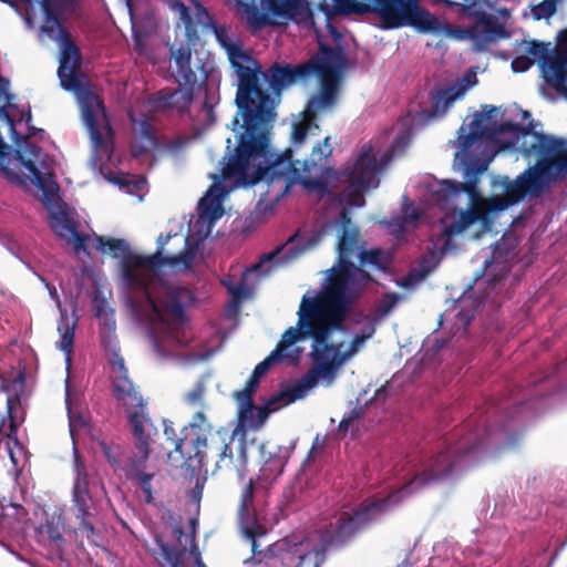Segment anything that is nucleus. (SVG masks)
Masks as SVG:
<instances>
[{
    "mask_svg": "<svg viewBox=\"0 0 567 567\" xmlns=\"http://www.w3.org/2000/svg\"><path fill=\"white\" fill-rule=\"evenodd\" d=\"M495 106L483 105L457 136L455 167V236L473 225L489 231L497 215L525 198H537L567 175V140L494 118Z\"/></svg>",
    "mask_w": 567,
    "mask_h": 567,
    "instance_id": "f257e3e1",
    "label": "nucleus"
},
{
    "mask_svg": "<svg viewBox=\"0 0 567 567\" xmlns=\"http://www.w3.org/2000/svg\"><path fill=\"white\" fill-rule=\"evenodd\" d=\"M6 118L18 145L17 156L30 173L38 189V199L49 212L53 233L72 245L75 254H86V244L92 243L101 254L110 252L113 257L121 258V285L133 316L152 326L151 339L159 357L168 358L178 353L192 339L185 308L195 297L190 289L173 284L164 271L190 269L194 254L189 246H184L177 255L164 257V246L171 235H161L157 238V250L144 257L133 255L124 239L106 238L94 233L92 236L81 234L74 209L60 202L59 186L53 178L48 155L41 147L27 141L21 144L13 121L8 115Z\"/></svg>",
    "mask_w": 567,
    "mask_h": 567,
    "instance_id": "f03ea898",
    "label": "nucleus"
},
{
    "mask_svg": "<svg viewBox=\"0 0 567 567\" xmlns=\"http://www.w3.org/2000/svg\"><path fill=\"white\" fill-rule=\"evenodd\" d=\"M400 300L395 292L385 293L351 340L342 327L346 316L329 331L323 321L313 323V333H305L298 323L287 329L277 347L255 367L245 389L234 394L240 424L257 430L279 406L277 402L287 405L303 399L319 383L330 385Z\"/></svg>",
    "mask_w": 567,
    "mask_h": 567,
    "instance_id": "7ed1b4c3",
    "label": "nucleus"
},
{
    "mask_svg": "<svg viewBox=\"0 0 567 567\" xmlns=\"http://www.w3.org/2000/svg\"><path fill=\"white\" fill-rule=\"evenodd\" d=\"M412 118L406 116L389 132L391 146L382 150L380 141L364 145L355 159L342 171L347 188L337 197L342 212L336 221L338 227V261L327 270L326 286L316 297L305 295L298 310V326L305 333H313L315 322L328 323V331L347 316L351 302L371 282V276L362 269L372 266L384 269L390 256L381 249L364 250L359 245V230L348 216L351 208L365 205L363 193L380 184V176L393 157L404 153L412 140Z\"/></svg>",
    "mask_w": 567,
    "mask_h": 567,
    "instance_id": "20e7f679",
    "label": "nucleus"
},
{
    "mask_svg": "<svg viewBox=\"0 0 567 567\" xmlns=\"http://www.w3.org/2000/svg\"><path fill=\"white\" fill-rule=\"evenodd\" d=\"M329 137L313 146L308 159H293L292 150L276 153L267 138L265 154L237 161V147L223 157L219 173H210L213 185L198 202L197 215L189 220L185 246H189L196 258L199 245L210 235L216 221L223 217V202L231 189L240 186L264 184L258 208H272L295 185L316 193L320 198L331 195L324 182L318 176L322 172L321 163L332 153Z\"/></svg>",
    "mask_w": 567,
    "mask_h": 567,
    "instance_id": "39448f33",
    "label": "nucleus"
},
{
    "mask_svg": "<svg viewBox=\"0 0 567 567\" xmlns=\"http://www.w3.org/2000/svg\"><path fill=\"white\" fill-rule=\"evenodd\" d=\"M491 435L492 431L486 426L475 427L466 433L463 429L457 430L440 443L431 457L419 463L409 462L408 468L400 470V480L408 481L400 489L386 498L363 504L357 511H344L336 516L326 530L323 542L330 546L347 544L405 497L433 482L451 478L477 463L482 460L485 441Z\"/></svg>",
    "mask_w": 567,
    "mask_h": 567,
    "instance_id": "423d86ee",
    "label": "nucleus"
},
{
    "mask_svg": "<svg viewBox=\"0 0 567 567\" xmlns=\"http://www.w3.org/2000/svg\"><path fill=\"white\" fill-rule=\"evenodd\" d=\"M208 27L215 34L220 47L226 51L231 66L238 76L236 104L238 114L233 120V130L239 126V115L244 120V132L237 145V161L260 158L270 138L272 123L276 117L274 102L268 94L258 86L255 61L246 54L240 44L234 40L227 28L215 23Z\"/></svg>",
    "mask_w": 567,
    "mask_h": 567,
    "instance_id": "0eeeda50",
    "label": "nucleus"
},
{
    "mask_svg": "<svg viewBox=\"0 0 567 567\" xmlns=\"http://www.w3.org/2000/svg\"><path fill=\"white\" fill-rule=\"evenodd\" d=\"M344 66L346 60L341 50L321 47L320 52L306 64L292 66L276 63L264 73L269 87L276 93L312 73L321 81L320 91L309 100L301 113L302 120L292 124L291 144L295 147L302 145L308 136L319 135L320 128L316 118L330 112L336 105Z\"/></svg>",
    "mask_w": 567,
    "mask_h": 567,
    "instance_id": "6e6552de",
    "label": "nucleus"
},
{
    "mask_svg": "<svg viewBox=\"0 0 567 567\" xmlns=\"http://www.w3.org/2000/svg\"><path fill=\"white\" fill-rule=\"evenodd\" d=\"M238 519L243 536L251 545L252 555L245 559L246 567H321L326 559L324 548L309 539L299 543L281 539L261 549L267 529L255 513L251 480L241 492Z\"/></svg>",
    "mask_w": 567,
    "mask_h": 567,
    "instance_id": "1a4fd4ad",
    "label": "nucleus"
},
{
    "mask_svg": "<svg viewBox=\"0 0 567 567\" xmlns=\"http://www.w3.org/2000/svg\"><path fill=\"white\" fill-rule=\"evenodd\" d=\"M113 392L116 400L125 408L133 435L136 440V455L130 457L125 465V475L128 480L138 483L146 503L153 502L151 482L154 473L146 472L145 462L150 455V443L157 430L153 425L147 412L146 402L128 378L125 364L116 362L115 370L111 371Z\"/></svg>",
    "mask_w": 567,
    "mask_h": 567,
    "instance_id": "9d476101",
    "label": "nucleus"
},
{
    "mask_svg": "<svg viewBox=\"0 0 567 567\" xmlns=\"http://www.w3.org/2000/svg\"><path fill=\"white\" fill-rule=\"evenodd\" d=\"M171 9L176 12L184 23L187 43L178 48H171V55L175 63L173 73L178 87L173 91L159 92L158 103L163 107H172L177 111L186 110L194 99L196 89L205 81L215 80V63L208 53L196 56L195 70L192 68V49L197 40L196 30L189 9L181 1H173Z\"/></svg>",
    "mask_w": 567,
    "mask_h": 567,
    "instance_id": "9b49d317",
    "label": "nucleus"
},
{
    "mask_svg": "<svg viewBox=\"0 0 567 567\" xmlns=\"http://www.w3.org/2000/svg\"><path fill=\"white\" fill-rule=\"evenodd\" d=\"M320 239L321 234L319 233H312L307 237L298 233L280 247L265 254L257 264L247 268L241 274L239 281H236L233 276H225L221 284L231 297L227 310L237 313L241 302L252 297L260 279L267 277L272 270L292 262L303 252L316 247Z\"/></svg>",
    "mask_w": 567,
    "mask_h": 567,
    "instance_id": "f8f14e48",
    "label": "nucleus"
},
{
    "mask_svg": "<svg viewBox=\"0 0 567 567\" xmlns=\"http://www.w3.org/2000/svg\"><path fill=\"white\" fill-rule=\"evenodd\" d=\"M336 14L374 13L382 29H395L414 25L421 32L440 31L439 20L416 6L417 0H331Z\"/></svg>",
    "mask_w": 567,
    "mask_h": 567,
    "instance_id": "ddd939ff",
    "label": "nucleus"
},
{
    "mask_svg": "<svg viewBox=\"0 0 567 567\" xmlns=\"http://www.w3.org/2000/svg\"><path fill=\"white\" fill-rule=\"evenodd\" d=\"M519 50L522 54L513 59L512 70L517 73L525 72L538 61L547 85L567 99V29L559 33L554 50L537 41H523Z\"/></svg>",
    "mask_w": 567,
    "mask_h": 567,
    "instance_id": "4468645a",
    "label": "nucleus"
},
{
    "mask_svg": "<svg viewBox=\"0 0 567 567\" xmlns=\"http://www.w3.org/2000/svg\"><path fill=\"white\" fill-rule=\"evenodd\" d=\"M212 426L203 412H197L192 422L184 426L181 436H177L174 424L164 421V434L174 445L168 453L172 466L198 472L205 465L206 447Z\"/></svg>",
    "mask_w": 567,
    "mask_h": 567,
    "instance_id": "2eb2a0df",
    "label": "nucleus"
},
{
    "mask_svg": "<svg viewBox=\"0 0 567 567\" xmlns=\"http://www.w3.org/2000/svg\"><path fill=\"white\" fill-rule=\"evenodd\" d=\"M245 9L246 19L254 28L267 22L287 23L292 21L306 28L313 25V14L307 0H236Z\"/></svg>",
    "mask_w": 567,
    "mask_h": 567,
    "instance_id": "dca6fc26",
    "label": "nucleus"
},
{
    "mask_svg": "<svg viewBox=\"0 0 567 567\" xmlns=\"http://www.w3.org/2000/svg\"><path fill=\"white\" fill-rule=\"evenodd\" d=\"M73 473L71 512L79 520V529L93 540L95 528L92 520L95 516V506L89 487V475L75 446L73 447Z\"/></svg>",
    "mask_w": 567,
    "mask_h": 567,
    "instance_id": "f3484780",
    "label": "nucleus"
},
{
    "mask_svg": "<svg viewBox=\"0 0 567 567\" xmlns=\"http://www.w3.org/2000/svg\"><path fill=\"white\" fill-rule=\"evenodd\" d=\"M477 7L482 13L472 12L465 4L466 1L462 2H450L453 6H457L463 12L475 19V24L463 30L461 33L462 39H470L474 42L475 49L483 51L488 44L498 41L499 39L508 38V32L502 25L494 23L493 17L486 12V9H494L497 0H476Z\"/></svg>",
    "mask_w": 567,
    "mask_h": 567,
    "instance_id": "a211bd4d",
    "label": "nucleus"
},
{
    "mask_svg": "<svg viewBox=\"0 0 567 567\" xmlns=\"http://www.w3.org/2000/svg\"><path fill=\"white\" fill-rule=\"evenodd\" d=\"M92 307L94 315L100 322V339L107 352V361L111 371L115 370L117 361H120L122 364H125V362L120 354L114 310L111 308L107 300L100 295H95L93 297Z\"/></svg>",
    "mask_w": 567,
    "mask_h": 567,
    "instance_id": "6ab92c4d",
    "label": "nucleus"
},
{
    "mask_svg": "<svg viewBox=\"0 0 567 567\" xmlns=\"http://www.w3.org/2000/svg\"><path fill=\"white\" fill-rule=\"evenodd\" d=\"M476 73L471 69L455 83L437 89L432 93V107L430 112L423 111L420 115L424 121L442 117L457 100L476 85Z\"/></svg>",
    "mask_w": 567,
    "mask_h": 567,
    "instance_id": "aec40b11",
    "label": "nucleus"
},
{
    "mask_svg": "<svg viewBox=\"0 0 567 567\" xmlns=\"http://www.w3.org/2000/svg\"><path fill=\"white\" fill-rule=\"evenodd\" d=\"M476 73L471 69L455 83L437 89L432 93V107L430 112L423 111L420 115L424 121L442 117L457 100L476 85Z\"/></svg>",
    "mask_w": 567,
    "mask_h": 567,
    "instance_id": "412c9836",
    "label": "nucleus"
},
{
    "mask_svg": "<svg viewBox=\"0 0 567 567\" xmlns=\"http://www.w3.org/2000/svg\"><path fill=\"white\" fill-rule=\"evenodd\" d=\"M218 470L234 472L239 478H244L247 468V442L245 433L234 431L224 442L216 462Z\"/></svg>",
    "mask_w": 567,
    "mask_h": 567,
    "instance_id": "4be33fe9",
    "label": "nucleus"
},
{
    "mask_svg": "<svg viewBox=\"0 0 567 567\" xmlns=\"http://www.w3.org/2000/svg\"><path fill=\"white\" fill-rule=\"evenodd\" d=\"M190 530L188 533L183 532L179 526L174 528V535L177 538L179 546L178 550L173 549L156 534L155 543L161 551L162 559L169 565V567H186L183 561V555L189 550L192 554L193 546L195 544V519L190 520Z\"/></svg>",
    "mask_w": 567,
    "mask_h": 567,
    "instance_id": "5701e85b",
    "label": "nucleus"
},
{
    "mask_svg": "<svg viewBox=\"0 0 567 567\" xmlns=\"http://www.w3.org/2000/svg\"><path fill=\"white\" fill-rule=\"evenodd\" d=\"M262 465L259 470L258 483L266 487L272 484L284 472L288 460V450L276 446L275 451H266V445H260Z\"/></svg>",
    "mask_w": 567,
    "mask_h": 567,
    "instance_id": "b1692460",
    "label": "nucleus"
},
{
    "mask_svg": "<svg viewBox=\"0 0 567 567\" xmlns=\"http://www.w3.org/2000/svg\"><path fill=\"white\" fill-rule=\"evenodd\" d=\"M58 308L60 311V320L58 322L59 341L56 348L64 353L66 369L71 365V354L74 343L75 328L78 326V316L73 311L68 313L66 309H63L61 302L58 300Z\"/></svg>",
    "mask_w": 567,
    "mask_h": 567,
    "instance_id": "393cba45",
    "label": "nucleus"
},
{
    "mask_svg": "<svg viewBox=\"0 0 567 567\" xmlns=\"http://www.w3.org/2000/svg\"><path fill=\"white\" fill-rule=\"evenodd\" d=\"M477 305L471 299V296L465 292L451 309L446 310L441 317V323L443 321H451L455 319L452 330L454 334L465 332L466 328L471 323L473 312Z\"/></svg>",
    "mask_w": 567,
    "mask_h": 567,
    "instance_id": "a878e982",
    "label": "nucleus"
},
{
    "mask_svg": "<svg viewBox=\"0 0 567 567\" xmlns=\"http://www.w3.org/2000/svg\"><path fill=\"white\" fill-rule=\"evenodd\" d=\"M509 271V267L506 262L499 261L496 256V249L493 252V257L489 260L484 261V269L482 274L476 277V284L481 280V277L485 275L487 281H496L503 278Z\"/></svg>",
    "mask_w": 567,
    "mask_h": 567,
    "instance_id": "bb28decb",
    "label": "nucleus"
},
{
    "mask_svg": "<svg viewBox=\"0 0 567 567\" xmlns=\"http://www.w3.org/2000/svg\"><path fill=\"white\" fill-rule=\"evenodd\" d=\"M140 143L132 145V154L140 156L155 145V138L152 133V125L147 120L140 122Z\"/></svg>",
    "mask_w": 567,
    "mask_h": 567,
    "instance_id": "cd10ccee",
    "label": "nucleus"
},
{
    "mask_svg": "<svg viewBox=\"0 0 567 567\" xmlns=\"http://www.w3.org/2000/svg\"><path fill=\"white\" fill-rule=\"evenodd\" d=\"M66 409H68V416H69V427H70V435L73 440V444L75 445V435L82 430L87 427L86 420L80 415L72 412L71 404H70V394H69V388L66 386V398H65Z\"/></svg>",
    "mask_w": 567,
    "mask_h": 567,
    "instance_id": "c85d7f7f",
    "label": "nucleus"
},
{
    "mask_svg": "<svg viewBox=\"0 0 567 567\" xmlns=\"http://www.w3.org/2000/svg\"><path fill=\"white\" fill-rule=\"evenodd\" d=\"M39 532L42 537H47L50 542L58 546H60L63 540L60 527L54 522H47L45 524L41 525Z\"/></svg>",
    "mask_w": 567,
    "mask_h": 567,
    "instance_id": "c756f323",
    "label": "nucleus"
},
{
    "mask_svg": "<svg viewBox=\"0 0 567 567\" xmlns=\"http://www.w3.org/2000/svg\"><path fill=\"white\" fill-rule=\"evenodd\" d=\"M382 223L385 225L389 233L395 238H400L404 234L406 227H409L404 219L399 215L393 216L391 219L384 220Z\"/></svg>",
    "mask_w": 567,
    "mask_h": 567,
    "instance_id": "7c9ffc66",
    "label": "nucleus"
},
{
    "mask_svg": "<svg viewBox=\"0 0 567 567\" xmlns=\"http://www.w3.org/2000/svg\"><path fill=\"white\" fill-rule=\"evenodd\" d=\"M401 216L409 226H414L421 218L422 212L413 204H403Z\"/></svg>",
    "mask_w": 567,
    "mask_h": 567,
    "instance_id": "2f4dec72",
    "label": "nucleus"
},
{
    "mask_svg": "<svg viewBox=\"0 0 567 567\" xmlns=\"http://www.w3.org/2000/svg\"><path fill=\"white\" fill-rule=\"evenodd\" d=\"M205 383L198 381L194 388L185 394V401L190 405H197L202 402L205 394Z\"/></svg>",
    "mask_w": 567,
    "mask_h": 567,
    "instance_id": "473e14b6",
    "label": "nucleus"
},
{
    "mask_svg": "<svg viewBox=\"0 0 567 567\" xmlns=\"http://www.w3.org/2000/svg\"><path fill=\"white\" fill-rule=\"evenodd\" d=\"M99 447L101 449L103 455L105 456V458L112 466L115 467L118 465V460H117L118 447L117 446L113 447V446L109 445L106 442L100 441Z\"/></svg>",
    "mask_w": 567,
    "mask_h": 567,
    "instance_id": "72a5a7b5",
    "label": "nucleus"
},
{
    "mask_svg": "<svg viewBox=\"0 0 567 567\" xmlns=\"http://www.w3.org/2000/svg\"><path fill=\"white\" fill-rule=\"evenodd\" d=\"M429 272H430V269H426V270H422V272L416 275V270H412L410 272V275L403 279V281L401 282V286L411 287L414 284L422 281L429 275Z\"/></svg>",
    "mask_w": 567,
    "mask_h": 567,
    "instance_id": "f704fd0d",
    "label": "nucleus"
},
{
    "mask_svg": "<svg viewBox=\"0 0 567 567\" xmlns=\"http://www.w3.org/2000/svg\"><path fill=\"white\" fill-rule=\"evenodd\" d=\"M216 102H214V99H213L212 102H209L207 100L205 102V104H204L203 113H204L207 126L213 125L215 123V121H216V115H215V111H214V104Z\"/></svg>",
    "mask_w": 567,
    "mask_h": 567,
    "instance_id": "c9c22d12",
    "label": "nucleus"
},
{
    "mask_svg": "<svg viewBox=\"0 0 567 567\" xmlns=\"http://www.w3.org/2000/svg\"><path fill=\"white\" fill-rule=\"evenodd\" d=\"M215 352H216L215 350H209V351H206L205 353H194V354H192L190 360L192 361L208 360L209 358H212L214 355Z\"/></svg>",
    "mask_w": 567,
    "mask_h": 567,
    "instance_id": "e433bc0d",
    "label": "nucleus"
},
{
    "mask_svg": "<svg viewBox=\"0 0 567 567\" xmlns=\"http://www.w3.org/2000/svg\"><path fill=\"white\" fill-rule=\"evenodd\" d=\"M192 555L194 557V560H195V564L197 567H206V565L202 560L200 553H199L197 546H193Z\"/></svg>",
    "mask_w": 567,
    "mask_h": 567,
    "instance_id": "4c0bfd02",
    "label": "nucleus"
},
{
    "mask_svg": "<svg viewBox=\"0 0 567 567\" xmlns=\"http://www.w3.org/2000/svg\"><path fill=\"white\" fill-rule=\"evenodd\" d=\"M466 1V7L474 13H482L480 8L477 7V1L476 0H465Z\"/></svg>",
    "mask_w": 567,
    "mask_h": 567,
    "instance_id": "58836bf2",
    "label": "nucleus"
},
{
    "mask_svg": "<svg viewBox=\"0 0 567 567\" xmlns=\"http://www.w3.org/2000/svg\"><path fill=\"white\" fill-rule=\"evenodd\" d=\"M195 7H196V10H197V13H198L199 22H203L202 18L208 19L207 12L198 3H195Z\"/></svg>",
    "mask_w": 567,
    "mask_h": 567,
    "instance_id": "ea45409f",
    "label": "nucleus"
},
{
    "mask_svg": "<svg viewBox=\"0 0 567 567\" xmlns=\"http://www.w3.org/2000/svg\"><path fill=\"white\" fill-rule=\"evenodd\" d=\"M16 403L14 399L13 398H8L7 400V405H8V413L9 415L12 417V408H13V404Z\"/></svg>",
    "mask_w": 567,
    "mask_h": 567,
    "instance_id": "a19ab883",
    "label": "nucleus"
},
{
    "mask_svg": "<svg viewBox=\"0 0 567 567\" xmlns=\"http://www.w3.org/2000/svg\"><path fill=\"white\" fill-rule=\"evenodd\" d=\"M21 121H25L27 125L29 126L31 122V112L28 111L25 114L22 115Z\"/></svg>",
    "mask_w": 567,
    "mask_h": 567,
    "instance_id": "79ce46f5",
    "label": "nucleus"
},
{
    "mask_svg": "<svg viewBox=\"0 0 567 567\" xmlns=\"http://www.w3.org/2000/svg\"><path fill=\"white\" fill-rule=\"evenodd\" d=\"M186 143H187V142L185 141V142H181V143H178V144H176V145H175V144H172V145H169V146H168V150H169V151H176L177 148H182V147L184 146V144H186Z\"/></svg>",
    "mask_w": 567,
    "mask_h": 567,
    "instance_id": "37998d69",
    "label": "nucleus"
},
{
    "mask_svg": "<svg viewBox=\"0 0 567 567\" xmlns=\"http://www.w3.org/2000/svg\"><path fill=\"white\" fill-rule=\"evenodd\" d=\"M200 495H202V489H200V488H198V486H197V487L194 489V496H195V497H197V498H199V497H200Z\"/></svg>",
    "mask_w": 567,
    "mask_h": 567,
    "instance_id": "c03bdc74",
    "label": "nucleus"
},
{
    "mask_svg": "<svg viewBox=\"0 0 567 567\" xmlns=\"http://www.w3.org/2000/svg\"><path fill=\"white\" fill-rule=\"evenodd\" d=\"M125 1V4L128 9V12L132 13V4H131V0H124Z\"/></svg>",
    "mask_w": 567,
    "mask_h": 567,
    "instance_id": "a18cd8bd",
    "label": "nucleus"
},
{
    "mask_svg": "<svg viewBox=\"0 0 567 567\" xmlns=\"http://www.w3.org/2000/svg\"><path fill=\"white\" fill-rule=\"evenodd\" d=\"M4 390V380L2 375L0 374V391Z\"/></svg>",
    "mask_w": 567,
    "mask_h": 567,
    "instance_id": "49530a36",
    "label": "nucleus"
},
{
    "mask_svg": "<svg viewBox=\"0 0 567 567\" xmlns=\"http://www.w3.org/2000/svg\"><path fill=\"white\" fill-rule=\"evenodd\" d=\"M9 454H10V458H11L12 463L17 464V460H16L14 454H13V452L11 450L9 451Z\"/></svg>",
    "mask_w": 567,
    "mask_h": 567,
    "instance_id": "de8ad7c7",
    "label": "nucleus"
},
{
    "mask_svg": "<svg viewBox=\"0 0 567 567\" xmlns=\"http://www.w3.org/2000/svg\"><path fill=\"white\" fill-rule=\"evenodd\" d=\"M14 432V426L11 424L10 425V433L8 434V439L11 440L12 437V433Z\"/></svg>",
    "mask_w": 567,
    "mask_h": 567,
    "instance_id": "09e8293b",
    "label": "nucleus"
},
{
    "mask_svg": "<svg viewBox=\"0 0 567 567\" xmlns=\"http://www.w3.org/2000/svg\"><path fill=\"white\" fill-rule=\"evenodd\" d=\"M35 134V128L34 127H31L29 126V135H34Z\"/></svg>",
    "mask_w": 567,
    "mask_h": 567,
    "instance_id": "8fccbe9b",
    "label": "nucleus"
},
{
    "mask_svg": "<svg viewBox=\"0 0 567 567\" xmlns=\"http://www.w3.org/2000/svg\"><path fill=\"white\" fill-rule=\"evenodd\" d=\"M328 28L332 34H336L334 28L328 22Z\"/></svg>",
    "mask_w": 567,
    "mask_h": 567,
    "instance_id": "3c124183",
    "label": "nucleus"
},
{
    "mask_svg": "<svg viewBox=\"0 0 567 567\" xmlns=\"http://www.w3.org/2000/svg\"><path fill=\"white\" fill-rule=\"evenodd\" d=\"M230 143H231V140L230 138H227V148L229 150L230 148Z\"/></svg>",
    "mask_w": 567,
    "mask_h": 567,
    "instance_id": "603ef678",
    "label": "nucleus"
},
{
    "mask_svg": "<svg viewBox=\"0 0 567 567\" xmlns=\"http://www.w3.org/2000/svg\"><path fill=\"white\" fill-rule=\"evenodd\" d=\"M523 116L524 117H529V113L528 112H523Z\"/></svg>",
    "mask_w": 567,
    "mask_h": 567,
    "instance_id": "864d4df0",
    "label": "nucleus"
},
{
    "mask_svg": "<svg viewBox=\"0 0 567 567\" xmlns=\"http://www.w3.org/2000/svg\"><path fill=\"white\" fill-rule=\"evenodd\" d=\"M130 117H131V121H132V122H135V118L133 117V114H132V113H130Z\"/></svg>",
    "mask_w": 567,
    "mask_h": 567,
    "instance_id": "5fc2aeb1",
    "label": "nucleus"
},
{
    "mask_svg": "<svg viewBox=\"0 0 567 567\" xmlns=\"http://www.w3.org/2000/svg\"><path fill=\"white\" fill-rule=\"evenodd\" d=\"M50 295H51L52 297H56V292H55V291H54V292H53V291H50Z\"/></svg>",
    "mask_w": 567,
    "mask_h": 567,
    "instance_id": "6e6d98bb",
    "label": "nucleus"
},
{
    "mask_svg": "<svg viewBox=\"0 0 567 567\" xmlns=\"http://www.w3.org/2000/svg\"><path fill=\"white\" fill-rule=\"evenodd\" d=\"M344 423H346V421H344V420H342V421L340 422V426L342 427Z\"/></svg>",
    "mask_w": 567,
    "mask_h": 567,
    "instance_id": "4d7b16f0",
    "label": "nucleus"
},
{
    "mask_svg": "<svg viewBox=\"0 0 567 567\" xmlns=\"http://www.w3.org/2000/svg\"><path fill=\"white\" fill-rule=\"evenodd\" d=\"M442 348V344L436 346V350H440Z\"/></svg>",
    "mask_w": 567,
    "mask_h": 567,
    "instance_id": "13d9d810",
    "label": "nucleus"
}]
</instances>
